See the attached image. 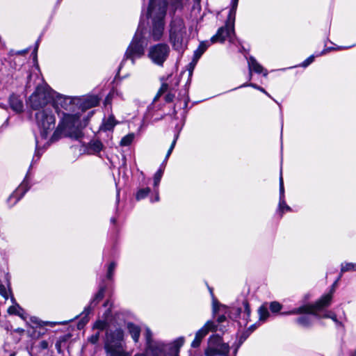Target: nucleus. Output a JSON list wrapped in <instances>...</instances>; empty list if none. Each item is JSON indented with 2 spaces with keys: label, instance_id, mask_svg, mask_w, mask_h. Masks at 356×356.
Returning a JSON list of instances; mask_svg holds the SVG:
<instances>
[{
  "label": "nucleus",
  "instance_id": "nucleus-57",
  "mask_svg": "<svg viewBox=\"0 0 356 356\" xmlns=\"http://www.w3.org/2000/svg\"><path fill=\"white\" fill-rule=\"evenodd\" d=\"M250 86H252V87H254L255 88H257V89H258V87H259V86H256L255 84H253V83L250 84Z\"/></svg>",
  "mask_w": 356,
  "mask_h": 356
},
{
  "label": "nucleus",
  "instance_id": "nucleus-11",
  "mask_svg": "<svg viewBox=\"0 0 356 356\" xmlns=\"http://www.w3.org/2000/svg\"><path fill=\"white\" fill-rule=\"evenodd\" d=\"M124 339V332L121 328L115 330L107 329L106 332V341L104 348L106 352L111 351L110 348L117 349L122 347V341Z\"/></svg>",
  "mask_w": 356,
  "mask_h": 356
},
{
  "label": "nucleus",
  "instance_id": "nucleus-62",
  "mask_svg": "<svg viewBox=\"0 0 356 356\" xmlns=\"http://www.w3.org/2000/svg\"><path fill=\"white\" fill-rule=\"evenodd\" d=\"M173 113H174V114H175V115H176V114H177V111L175 110V108H174Z\"/></svg>",
  "mask_w": 356,
  "mask_h": 356
},
{
  "label": "nucleus",
  "instance_id": "nucleus-58",
  "mask_svg": "<svg viewBox=\"0 0 356 356\" xmlns=\"http://www.w3.org/2000/svg\"><path fill=\"white\" fill-rule=\"evenodd\" d=\"M38 42H37L36 47H35V49H34V51H35V52H36V51H37V50H38Z\"/></svg>",
  "mask_w": 356,
  "mask_h": 356
},
{
  "label": "nucleus",
  "instance_id": "nucleus-56",
  "mask_svg": "<svg viewBox=\"0 0 356 356\" xmlns=\"http://www.w3.org/2000/svg\"><path fill=\"white\" fill-rule=\"evenodd\" d=\"M111 222L112 223L115 224V223L116 222V219H115V218H112L111 219Z\"/></svg>",
  "mask_w": 356,
  "mask_h": 356
},
{
  "label": "nucleus",
  "instance_id": "nucleus-64",
  "mask_svg": "<svg viewBox=\"0 0 356 356\" xmlns=\"http://www.w3.org/2000/svg\"><path fill=\"white\" fill-rule=\"evenodd\" d=\"M238 312L241 313V309H238Z\"/></svg>",
  "mask_w": 356,
  "mask_h": 356
},
{
  "label": "nucleus",
  "instance_id": "nucleus-17",
  "mask_svg": "<svg viewBox=\"0 0 356 356\" xmlns=\"http://www.w3.org/2000/svg\"><path fill=\"white\" fill-rule=\"evenodd\" d=\"M127 330L135 343H137L140 338V328L139 326L133 323H128L127 325Z\"/></svg>",
  "mask_w": 356,
  "mask_h": 356
},
{
  "label": "nucleus",
  "instance_id": "nucleus-33",
  "mask_svg": "<svg viewBox=\"0 0 356 356\" xmlns=\"http://www.w3.org/2000/svg\"><path fill=\"white\" fill-rule=\"evenodd\" d=\"M259 319L261 321H265L269 316V312L266 307L262 306L259 308L258 310Z\"/></svg>",
  "mask_w": 356,
  "mask_h": 356
},
{
  "label": "nucleus",
  "instance_id": "nucleus-34",
  "mask_svg": "<svg viewBox=\"0 0 356 356\" xmlns=\"http://www.w3.org/2000/svg\"><path fill=\"white\" fill-rule=\"evenodd\" d=\"M178 137H179V134H177L175 136V138H174V140H173V141H172V144H171V145H170V148H169V149H168V152H167V154H166V156H165V160H164V161L163 162V163H164L165 165V163H166V162H167L168 159V158H169V156H170V154H171V153H172V150H173V149H174V147H175V144H176V142H177V140Z\"/></svg>",
  "mask_w": 356,
  "mask_h": 356
},
{
  "label": "nucleus",
  "instance_id": "nucleus-29",
  "mask_svg": "<svg viewBox=\"0 0 356 356\" xmlns=\"http://www.w3.org/2000/svg\"><path fill=\"white\" fill-rule=\"evenodd\" d=\"M115 124L116 122L115 121V118L113 115H111L104 122L103 127L105 131H110L115 127Z\"/></svg>",
  "mask_w": 356,
  "mask_h": 356
},
{
  "label": "nucleus",
  "instance_id": "nucleus-20",
  "mask_svg": "<svg viewBox=\"0 0 356 356\" xmlns=\"http://www.w3.org/2000/svg\"><path fill=\"white\" fill-rule=\"evenodd\" d=\"M56 104L65 110H70L72 106V99L70 97H59Z\"/></svg>",
  "mask_w": 356,
  "mask_h": 356
},
{
  "label": "nucleus",
  "instance_id": "nucleus-32",
  "mask_svg": "<svg viewBox=\"0 0 356 356\" xmlns=\"http://www.w3.org/2000/svg\"><path fill=\"white\" fill-rule=\"evenodd\" d=\"M90 147L93 152H99L103 148V144L99 140H94L90 143Z\"/></svg>",
  "mask_w": 356,
  "mask_h": 356
},
{
  "label": "nucleus",
  "instance_id": "nucleus-60",
  "mask_svg": "<svg viewBox=\"0 0 356 356\" xmlns=\"http://www.w3.org/2000/svg\"><path fill=\"white\" fill-rule=\"evenodd\" d=\"M209 291H210L211 296H213V293L212 289L211 288H209Z\"/></svg>",
  "mask_w": 356,
  "mask_h": 356
},
{
  "label": "nucleus",
  "instance_id": "nucleus-61",
  "mask_svg": "<svg viewBox=\"0 0 356 356\" xmlns=\"http://www.w3.org/2000/svg\"><path fill=\"white\" fill-rule=\"evenodd\" d=\"M351 356H356V350L355 351V353H353V354L351 355Z\"/></svg>",
  "mask_w": 356,
  "mask_h": 356
},
{
  "label": "nucleus",
  "instance_id": "nucleus-52",
  "mask_svg": "<svg viewBox=\"0 0 356 356\" xmlns=\"http://www.w3.org/2000/svg\"><path fill=\"white\" fill-rule=\"evenodd\" d=\"M337 282H338V280H336L334 284L332 285V288H331V291L330 293H332V294L334 293V291H335V287L337 286Z\"/></svg>",
  "mask_w": 356,
  "mask_h": 356
},
{
  "label": "nucleus",
  "instance_id": "nucleus-50",
  "mask_svg": "<svg viewBox=\"0 0 356 356\" xmlns=\"http://www.w3.org/2000/svg\"><path fill=\"white\" fill-rule=\"evenodd\" d=\"M341 47H339L337 48H334V47H330L328 49H325L321 54H319L318 56H321V55H323V54H325V53L328 52L329 51H331V50H334V49H341Z\"/></svg>",
  "mask_w": 356,
  "mask_h": 356
},
{
  "label": "nucleus",
  "instance_id": "nucleus-59",
  "mask_svg": "<svg viewBox=\"0 0 356 356\" xmlns=\"http://www.w3.org/2000/svg\"><path fill=\"white\" fill-rule=\"evenodd\" d=\"M17 332H24V330H23V329H19V328H18V329L17 330Z\"/></svg>",
  "mask_w": 356,
  "mask_h": 356
},
{
  "label": "nucleus",
  "instance_id": "nucleus-18",
  "mask_svg": "<svg viewBox=\"0 0 356 356\" xmlns=\"http://www.w3.org/2000/svg\"><path fill=\"white\" fill-rule=\"evenodd\" d=\"M8 312L10 314L17 315L24 320L26 318L24 309L17 303L15 305L10 306L8 309Z\"/></svg>",
  "mask_w": 356,
  "mask_h": 356
},
{
  "label": "nucleus",
  "instance_id": "nucleus-21",
  "mask_svg": "<svg viewBox=\"0 0 356 356\" xmlns=\"http://www.w3.org/2000/svg\"><path fill=\"white\" fill-rule=\"evenodd\" d=\"M250 71H254L256 73H261L263 71L262 66L256 60V59L250 56L248 60Z\"/></svg>",
  "mask_w": 356,
  "mask_h": 356
},
{
  "label": "nucleus",
  "instance_id": "nucleus-46",
  "mask_svg": "<svg viewBox=\"0 0 356 356\" xmlns=\"http://www.w3.org/2000/svg\"><path fill=\"white\" fill-rule=\"evenodd\" d=\"M314 60V56H311L308 58H307L302 64L303 67H307L309 64H311Z\"/></svg>",
  "mask_w": 356,
  "mask_h": 356
},
{
  "label": "nucleus",
  "instance_id": "nucleus-5",
  "mask_svg": "<svg viewBox=\"0 0 356 356\" xmlns=\"http://www.w3.org/2000/svg\"><path fill=\"white\" fill-rule=\"evenodd\" d=\"M54 106H49L35 113L36 123L40 131L41 137L46 138L50 131L55 128L56 118L53 113Z\"/></svg>",
  "mask_w": 356,
  "mask_h": 356
},
{
  "label": "nucleus",
  "instance_id": "nucleus-7",
  "mask_svg": "<svg viewBox=\"0 0 356 356\" xmlns=\"http://www.w3.org/2000/svg\"><path fill=\"white\" fill-rule=\"evenodd\" d=\"M232 8L230 9L227 20L225 26L220 27L216 35L211 38V43L214 42H223L225 40H229L233 42L234 33V20L236 12L232 14ZM236 11V10H235Z\"/></svg>",
  "mask_w": 356,
  "mask_h": 356
},
{
  "label": "nucleus",
  "instance_id": "nucleus-51",
  "mask_svg": "<svg viewBox=\"0 0 356 356\" xmlns=\"http://www.w3.org/2000/svg\"><path fill=\"white\" fill-rule=\"evenodd\" d=\"M225 320H226V317L224 315H221V316H218L217 321L218 323H221L224 322Z\"/></svg>",
  "mask_w": 356,
  "mask_h": 356
},
{
  "label": "nucleus",
  "instance_id": "nucleus-54",
  "mask_svg": "<svg viewBox=\"0 0 356 356\" xmlns=\"http://www.w3.org/2000/svg\"><path fill=\"white\" fill-rule=\"evenodd\" d=\"M35 157H37V160H38L40 159V155L38 151H36L35 155L33 156L32 162L35 161Z\"/></svg>",
  "mask_w": 356,
  "mask_h": 356
},
{
  "label": "nucleus",
  "instance_id": "nucleus-42",
  "mask_svg": "<svg viewBox=\"0 0 356 356\" xmlns=\"http://www.w3.org/2000/svg\"><path fill=\"white\" fill-rule=\"evenodd\" d=\"M323 317L324 318H330V319H332L337 324H338L339 325H342L341 323L338 321V319L337 318L336 314L334 313H330V314H325L323 316Z\"/></svg>",
  "mask_w": 356,
  "mask_h": 356
},
{
  "label": "nucleus",
  "instance_id": "nucleus-4",
  "mask_svg": "<svg viewBox=\"0 0 356 356\" xmlns=\"http://www.w3.org/2000/svg\"><path fill=\"white\" fill-rule=\"evenodd\" d=\"M80 120L76 115L67 114L54 131L51 140L54 141L58 139V135L63 134L74 139H79L82 137V132L79 128Z\"/></svg>",
  "mask_w": 356,
  "mask_h": 356
},
{
  "label": "nucleus",
  "instance_id": "nucleus-2",
  "mask_svg": "<svg viewBox=\"0 0 356 356\" xmlns=\"http://www.w3.org/2000/svg\"><path fill=\"white\" fill-rule=\"evenodd\" d=\"M167 4L163 1L149 0L147 16L153 17L151 36L154 41L161 39L164 32L163 19L166 14Z\"/></svg>",
  "mask_w": 356,
  "mask_h": 356
},
{
  "label": "nucleus",
  "instance_id": "nucleus-41",
  "mask_svg": "<svg viewBox=\"0 0 356 356\" xmlns=\"http://www.w3.org/2000/svg\"><path fill=\"white\" fill-rule=\"evenodd\" d=\"M31 321L34 323L38 324L40 326L47 325H55L54 323L49 322V321H42L40 320H38L36 318H34V319H31Z\"/></svg>",
  "mask_w": 356,
  "mask_h": 356
},
{
  "label": "nucleus",
  "instance_id": "nucleus-27",
  "mask_svg": "<svg viewBox=\"0 0 356 356\" xmlns=\"http://www.w3.org/2000/svg\"><path fill=\"white\" fill-rule=\"evenodd\" d=\"M111 351L106 353L107 356H130V355L125 352L122 347L114 349L110 348Z\"/></svg>",
  "mask_w": 356,
  "mask_h": 356
},
{
  "label": "nucleus",
  "instance_id": "nucleus-63",
  "mask_svg": "<svg viewBox=\"0 0 356 356\" xmlns=\"http://www.w3.org/2000/svg\"><path fill=\"white\" fill-rule=\"evenodd\" d=\"M12 301L14 302L15 301V298L13 297H12Z\"/></svg>",
  "mask_w": 356,
  "mask_h": 356
},
{
  "label": "nucleus",
  "instance_id": "nucleus-43",
  "mask_svg": "<svg viewBox=\"0 0 356 356\" xmlns=\"http://www.w3.org/2000/svg\"><path fill=\"white\" fill-rule=\"evenodd\" d=\"M99 332H97L88 338V341L92 344H95L99 341Z\"/></svg>",
  "mask_w": 356,
  "mask_h": 356
},
{
  "label": "nucleus",
  "instance_id": "nucleus-15",
  "mask_svg": "<svg viewBox=\"0 0 356 356\" xmlns=\"http://www.w3.org/2000/svg\"><path fill=\"white\" fill-rule=\"evenodd\" d=\"M29 189V186H28V183L26 180H24L19 186L13 193V194L9 197L8 200H11L13 198L15 199V204L18 202L26 193V191Z\"/></svg>",
  "mask_w": 356,
  "mask_h": 356
},
{
  "label": "nucleus",
  "instance_id": "nucleus-55",
  "mask_svg": "<svg viewBox=\"0 0 356 356\" xmlns=\"http://www.w3.org/2000/svg\"><path fill=\"white\" fill-rule=\"evenodd\" d=\"M155 200L156 201H159V194H158V191H156V195Z\"/></svg>",
  "mask_w": 356,
  "mask_h": 356
},
{
  "label": "nucleus",
  "instance_id": "nucleus-8",
  "mask_svg": "<svg viewBox=\"0 0 356 356\" xmlns=\"http://www.w3.org/2000/svg\"><path fill=\"white\" fill-rule=\"evenodd\" d=\"M229 346L223 342L218 334H213L208 339L207 348L204 350L206 356H228Z\"/></svg>",
  "mask_w": 356,
  "mask_h": 356
},
{
  "label": "nucleus",
  "instance_id": "nucleus-6",
  "mask_svg": "<svg viewBox=\"0 0 356 356\" xmlns=\"http://www.w3.org/2000/svg\"><path fill=\"white\" fill-rule=\"evenodd\" d=\"M146 45L147 44L145 42V38L142 33L137 31L125 51L120 68L122 67L126 60H131L132 64H134L136 59L140 58L144 55Z\"/></svg>",
  "mask_w": 356,
  "mask_h": 356
},
{
  "label": "nucleus",
  "instance_id": "nucleus-30",
  "mask_svg": "<svg viewBox=\"0 0 356 356\" xmlns=\"http://www.w3.org/2000/svg\"><path fill=\"white\" fill-rule=\"evenodd\" d=\"M134 138V134H129L127 136H124L120 141V145L121 146H128L129 145L133 140Z\"/></svg>",
  "mask_w": 356,
  "mask_h": 356
},
{
  "label": "nucleus",
  "instance_id": "nucleus-28",
  "mask_svg": "<svg viewBox=\"0 0 356 356\" xmlns=\"http://www.w3.org/2000/svg\"><path fill=\"white\" fill-rule=\"evenodd\" d=\"M99 99L97 96H91L88 97L84 102V106L86 108H92L98 105Z\"/></svg>",
  "mask_w": 356,
  "mask_h": 356
},
{
  "label": "nucleus",
  "instance_id": "nucleus-31",
  "mask_svg": "<svg viewBox=\"0 0 356 356\" xmlns=\"http://www.w3.org/2000/svg\"><path fill=\"white\" fill-rule=\"evenodd\" d=\"M149 192H150V188L148 187L138 190V191L136 193V200H140L145 198V197H147L148 195Z\"/></svg>",
  "mask_w": 356,
  "mask_h": 356
},
{
  "label": "nucleus",
  "instance_id": "nucleus-16",
  "mask_svg": "<svg viewBox=\"0 0 356 356\" xmlns=\"http://www.w3.org/2000/svg\"><path fill=\"white\" fill-rule=\"evenodd\" d=\"M11 108L16 113H21L24 111V104L18 96L11 95L9 99Z\"/></svg>",
  "mask_w": 356,
  "mask_h": 356
},
{
  "label": "nucleus",
  "instance_id": "nucleus-12",
  "mask_svg": "<svg viewBox=\"0 0 356 356\" xmlns=\"http://www.w3.org/2000/svg\"><path fill=\"white\" fill-rule=\"evenodd\" d=\"M332 298V293H329L326 295L323 296L314 304L305 305V306L309 307V309L307 310V314H311L318 318L319 316L317 314V312L322 309L324 307H328L331 303Z\"/></svg>",
  "mask_w": 356,
  "mask_h": 356
},
{
  "label": "nucleus",
  "instance_id": "nucleus-39",
  "mask_svg": "<svg viewBox=\"0 0 356 356\" xmlns=\"http://www.w3.org/2000/svg\"><path fill=\"white\" fill-rule=\"evenodd\" d=\"M95 327L100 330H106L108 328V323L104 321H98L95 324Z\"/></svg>",
  "mask_w": 356,
  "mask_h": 356
},
{
  "label": "nucleus",
  "instance_id": "nucleus-37",
  "mask_svg": "<svg viewBox=\"0 0 356 356\" xmlns=\"http://www.w3.org/2000/svg\"><path fill=\"white\" fill-rule=\"evenodd\" d=\"M341 272H346L349 270H356V264L353 263H348L345 265L341 266Z\"/></svg>",
  "mask_w": 356,
  "mask_h": 356
},
{
  "label": "nucleus",
  "instance_id": "nucleus-14",
  "mask_svg": "<svg viewBox=\"0 0 356 356\" xmlns=\"http://www.w3.org/2000/svg\"><path fill=\"white\" fill-rule=\"evenodd\" d=\"M279 210L283 213L284 210L291 211V209L289 207L284 200V181L282 177V170H280V202H279ZM282 213H281V216Z\"/></svg>",
  "mask_w": 356,
  "mask_h": 356
},
{
  "label": "nucleus",
  "instance_id": "nucleus-47",
  "mask_svg": "<svg viewBox=\"0 0 356 356\" xmlns=\"http://www.w3.org/2000/svg\"><path fill=\"white\" fill-rule=\"evenodd\" d=\"M218 306L219 303L217 302L216 300H213V315H216L218 310Z\"/></svg>",
  "mask_w": 356,
  "mask_h": 356
},
{
  "label": "nucleus",
  "instance_id": "nucleus-19",
  "mask_svg": "<svg viewBox=\"0 0 356 356\" xmlns=\"http://www.w3.org/2000/svg\"><path fill=\"white\" fill-rule=\"evenodd\" d=\"M211 42V41H203L200 42L198 48L194 51L193 60L197 62V60L201 57V56L209 47Z\"/></svg>",
  "mask_w": 356,
  "mask_h": 356
},
{
  "label": "nucleus",
  "instance_id": "nucleus-25",
  "mask_svg": "<svg viewBox=\"0 0 356 356\" xmlns=\"http://www.w3.org/2000/svg\"><path fill=\"white\" fill-rule=\"evenodd\" d=\"M207 335L210 331L215 332L217 330V325L213 321H208L200 329Z\"/></svg>",
  "mask_w": 356,
  "mask_h": 356
},
{
  "label": "nucleus",
  "instance_id": "nucleus-45",
  "mask_svg": "<svg viewBox=\"0 0 356 356\" xmlns=\"http://www.w3.org/2000/svg\"><path fill=\"white\" fill-rule=\"evenodd\" d=\"M175 98V94L172 93L171 91H169V92L165 95V100L167 102H172Z\"/></svg>",
  "mask_w": 356,
  "mask_h": 356
},
{
  "label": "nucleus",
  "instance_id": "nucleus-38",
  "mask_svg": "<svg viewBox=\"0 0 356 356\" xmlns=\"http://www.w3.org/2000/svg\"><path fill=\"white\" fill-rule=\"evenodd\" d=\"M243 305L244 307V314L245 315V321H246L245 324H246L248 322V318L250 315V305H249V303L248 302V301H246V300L243 301Z\"/></svg>",
  "mask_w": 356,
  "mask_h": 356
},
{
  "label": "nucleus",
  "instance_id": "nucleus-35",
  "mask_svg": "<svg viewBox=\"0 0 356 356\" xmlns=\"http://www.w3.org/2000/svg\"><path fill=\"white\" fill-rule=\"evenodd\" d=\"M168 90V85L167 83H163L159 90L156 95L154 98V102H156L159 98L165 92Z\"/></svg>",
  "mask_w": 356,
  "mask_h": 356
},
{
  "label": "nucleus",
  "instance_id": "nucleus-3",
  "mask_svg": "<svg viewBox=\"0 0 356 356\" xmlns=\"http://www.w3.org/2000/svg\"><path fill=\"white\" fill-rule=\"evenodd\" d=\"M169 42L174 50L182 52L188 43L186 26L182 18L175 17L169 25Z\"/></svg>",
  "mask_w": 356,
  "mask_h": 356
},
{
  "label": "nucleus",
  "instance_id": "nucleus-48",
  "mask_svg": "<svg viewBox=\"0 0 356 356\" xmlns=\"http://www.w3.org/2000/svg\"><path fill=\"white\" fill-rule=\"evenodd\" d=\"M39 346L40 348L45 350L48 348L49 343L47 341H42L40 342Z\"/></svg>",
  "mask_w": 356,
  "mask_h": 356
},
{
  "label": "nucleus",
  "instance_id": "nucleus-40",
  "mask_svg": "<svg viewBox=\"0 0 356 356\" xmlns=\"http://www.w3.org/2000/svg\"><path fill=\"white\" fill-rule=\"evenodd\" d=\"M115 267H116V263L114 262V261H112L109 264L108 268V272H107V277H108V279H111L112 278Z\"/></svg>",
  "mask_w": 356,
  "mask_h": 356
},
{
  "label": "nucleus",
  "instance_id": "nucleus-23",
  "mask_svg": "<svg viewBox=\"0 0 356 356\" xmlns=\"http://www.w3.org/2000/svg\"><path fill=\"white\" fill-rule=\"evenodd\" d=\"M308 309H309V307L305 306V305H304L298 308H295L291 311L282 312L281 314L282 315H295V314H307Z\"/></svg>",
  "mask_w": 356,
  "mask_h": 356
},
{
  "label": "nucleus",
  "instance_id": "nucleus-9",
  "mask_svg": "<svg viewBox=\"0 0 356 356\" xmlns=\"http://www.w3.org/2000/svg\"><path fill=\"white\" fill-rule=\"evenodd\" d=\"M51 97L50 94L42 86H38L33 94L29 97L31 107L37 111H40L49 106H54L50 104Z\"/></svg>",
  "mask_w": 356,
  "mask_h": 356
},
{
  "label": "nucleus",
  "instance_id": "nucleus-36",
  "mask_svg": "<svg viewBox=\"0 0 356 356\" xmlns=\"http://www.w3.org/2000/svg\"><path fill=\"white\" fill-rule=\"evenodd\" d=\"M282 305L278 302L274 301L270 304V309L272 312H278L282 309Z\"/></svg>",
  "mask_w": 356,
  "mask_h": 356
},
{
  "label": "nucleus",
  "instance_id": "nucleus-22",
  "mask_svg": "<svg viewBox=\"0 0 356 356\" xmlns=\"http://www.w3.org/2000/svg\"><path fill=\"white\" fill-rule=\"evenodd\" d=\"M296 322L302 327H309L312 325L313 320L310 316L303 315L297 318Z\"/></svg>",
  "mask_w": 356,
  "mask_h": 356
},
{
  "label": "nucleus",
  "instance_id": "nucleus-44",
  "mask_svg": "<svg viewBox=\"0 0 356 356\" xmlns=\"http://www.w3.org/2000/svg\"><path fill=\"white\" fill-rule=\"evenodd\" d=\"M0 294L5 298H8V293L7 292L6 286L0 283Z\"/></svg>",
  "mask_w": 356,
  "mask_h": 356
},
{
  "label": "nucleus",
  "instance_id": "nucleus-49",
  "mask_svg": "<svg viewBox=\"0 0 356 356\" xmlns=\"http://www.w3.org/2000/svg\"><path fill=\"white\" fill-rule=\"evenodd\" d=\"M238 0H232V14H234L235 10L237 8Z\"/></svg>",
  "mask_w": 356,
  "mask_h": 356
},
{
  "label": "nucleus",
  "instance_id": "nucleus-1",
  "mask_svg": "<svg viewBox=\"0 0 356 356\" xmlns=\"http://www.w3.org/2000/svg\"><path fill=\"white\" fill-rule=\"evenodd\" d=\"M146 352L145 354L138 353L134 356H179L181 347L185 339L179 337L173 342L165 344L160 341L152 339V332L149 328L145 330Z\"/></svg>",
  "mask_w": 356,
  "mask_h": 356
},
{
  "label": "nucleus",
  "instance_id": "nucleus-24",
  "mask_svg": "<svg viewBox=\"0 0 356 356\" xmlns=\"http://www.w3.org/2000/svg\"><path fill=\"white\" fill-rule=\"evenodd\" d=\"M205 336L206 335L203 331L199 330L195 333V339L191 343V347L194 348H198L201 344L202 340L204 338Z\"/></svg>",
  "mask_w": 356,
  "mask_h": 356
},
{
  "label": "nucleus",
  "instance_id": "nucleus-26",
  "mask_svg": "<svg viewBox=\"0 0 356 356\" xmlns=\"http://www.w3.org/2000/svg\"><path fill=\"white\" fill-rule=\"evenodd\" d=\"M165 164L162 163L159 168V169L157 170V172L155 173L154 177V187H158L160 181L161 179V177L163 176L164 169H165Z\"/></svg>",
  "mask_w": 356,
  "mask_h": 356
},
{
  "label": "nucleus",
  "instance_id": "nucleus-13",
  "mask_svg": "<svg viewBox=\"0 0 356 356\" xmlns=\"http://www.w3.org/2000/svg\"><path fill=\"white\" fill-rule=\"evenodd\" d=\"M105 290V286H101L98 292L95 294L94 298L90 302L89 305L84 309V311L83 312V314L84 315V316L81 320L83 325L88 321L87 316L90 314L91 310L93 309L98 305V303L103 299L104 296Z\"/></svg>",
  "mask_w": 356,
  "mask_h": 356
},
{
  "label": "nucleus",
  "instance_id": "nucleus-53",
  "mask_svg": "<svg viewBox=\"0 0 356 356\" xmlns=\"http://www.w3.org/2000/svg\"><path fill=\"white\" fill-rule=\"evenodd\" d=\"M258 90L261 91L262 92L265 93L266 95H268L269 97H271L270 95L261 87H258Z\"/></svg>",
  "mask_w": 356,
  "mask_h": 356
},
{
  "label": "nucleus",
  "instance_id": "nucleus-10",
  "mask_svg": "<svg viewBox=\"0 0 356 356\" xmlns=\"http://www.w3.org/2000/svg\"><path fill=\"white\" fill-rule=\"evenodd\" d=\"M170 53V49L167 44L159 43L150 47L148 56L154 64L163 66Z\"/></svg>",
  "mask_w": 356,
  "mask_h": 356
}]
</instances>
